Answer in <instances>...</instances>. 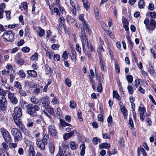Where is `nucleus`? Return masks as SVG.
<instances>
[{
    "instance_id": "nucleus-1",
    "label": "nucleus",
    "mask_w": 156,
    "mask_h": 156,
    "mask_svg": "<svg viewBox=\"0 0 156 156\" xmlns=\"http://www.w3.org/2000/svg\"><path fill=\"white\" fill-rule=\"evenodd\" d=\"M22 114L21 109L18 107L14 108V113L12 114L13 119L18 127H23V124L20 118Z\"/></svg>"
},
{
    "instance_id": "nucleus-2",
    "label": "nucleus",
    "mask_w": 156,
    "mask_h": 156,
    "mask_svg": "<svg viewBox=\"0 0 156 156\" xmlns=\"http://www.w3.org/2000/svg\"><path fill=\"white\" fill-rule=\"evenodd\" d=\"M26 107L28 113L33 117L36 116L37 115V112L40 110V107L38 105H33L31 104L27 105Z\"/></svg>"
},
{
    "instance_id": "nucleus-3",
    "label": "nucleus",
    "mask_w": 156,
    "mask_h": 156,
    "mask_svg": "<svg viewBox=\"0 0 156 156\" xmlns=\"http://www.w3.org/2000/svg\"><path fill=\"white\" fill-rule=\"evenodd\" d=\"M81 33L80 34V36L81 39V41L82 45L83 50V51L85 52L86 51V48L85 47V44L84 41L86 42V43H87L88 41V40L86 37V35L84 30L86 29L84 27H81Z\"/></svg>"
},
{
    "instance_id": "nucleus-4",
    "label": "nucleus",
    "mask_w": 156,
    "mask_h": 156,
    "mask_svg": "<svg viewBox=\"0 0 156 156\" xmlns=\"http://www.w3.org/2000/svg\"><path fill=\"white\" fill-rule=\"evenodd\" d=\"M2 36L4 39L9 42H12L14 39V34L11 30L4 32Z\"/></svg>"
},
{
    "instance_id": "nucleus-5",
    "label": "nucleus",
    "mask_w": 156,
    "mask_h": 156,
    "mask_svg": "<svg viewBox=\"0 0 156 156\" xmlns=\"http://www.w3.org/2000/svg\"><path fill=\"white\" fill-rule=\"evenodd\" d=\"M1 132L5 140L8 143H10L11 141L10 135L8 131L4 128L1 129Z\"/></svg>"
},
{
    "instance_id": "nucleus-6",
    "label": "nucleus",
    "mask_w": 156,
    "mask_h": 156,
    "mask_svg": "<svg viewBox=\"0 0 156 156\" xmlns=\"http://www.w3.org/2000/svg\"><path fill=\"white\" fill-rule=\"evenodd\" d=\"M12 134L14 136L15 142L21 139V133L16 128H13L11 130Z\"/></svg>"
},
{
    "instance_id": "nucleus-7",
    "label": "nucleus",
    "mask_w": 156,
    "mask_h": 156,
    "mask_svg": "<svg viewBox=\"0 0 156 156\" xmlns=\"http://www.w3.org/2000/svg\"><path fill=\"white\" fill-rule=\"evenodd\" d=\"M156 27V22L155 20L153 19H151L150 22L146 26V28L148 30V32L151 33V31L154 30Z\"/></svg>"
},
{
    "instance_id": "nucleus-8",
    "label": "nucleus",
    "mask_w": 156,
    "mask_h": 156,
    "mask_svg": "<svg viewBox=\"0 0 156 156\" xmlns=\"http://www.w3.org/2000/svg\"><path fill=\"white\" fill-rule=\"evenodd\" d=\"M84 15L82 14L80 15L79 16V19L82 22L83 26L82 27H84L86 29V31L90 34L91 32V30L88 27L87 23L86 22V20L83 18Z\"/></svg>"
},
{
    "instance_id": "nucleus-9",
    "label": "nucleus",
    "mask_w": 156,
    "mask_h": 156,
    "mask_svg": "<svg viewBox=\"0 0 156 156\" xmlns=\"http://www.w3.org/2000/svg\"><path fill=\"white\" fill-rule=\"evenodd\" d=\"M145 111V108L144 105L140 104L139 107V112L140 115V119L141 120L143 121L144 119L145 116L144 114Z\"/></svg>"
},
{
    "instance_id": "nucleus-10",
    "label": "nucleus",
    "mask_w": 156,
    "mask_h": 156,
    "mask_svg": "<svg viewBox=\"0 0 156 156\" xmlns=\"http://www.w3.org/2000/svg\"><path fill=\"white\" fill-rule=\"evenodd\" d=\"M7 103L5 97L0 95V110H4L5 109Z\"/></svg>"
},
{
    "instance_id": "nucleus-11",
    "label": "nucleus",
    "mask_w": 156,
    "mask_h": 156,
    "mask_svg": "<svg viewBox=\"0 0 156 156\" xmlns=\"http://www.w3.org/2000/svg\"><path fill=\"white\" fill-rule=\"evenodd\" d=\"M74 133H76V135H78L79 133L76 130H74L70 133H65L63 136V139L65 140H67L71 137Z\"/></svg>"
},
{
    "instance_id": "nucleus-12",
    "label": "nucleus",
    "mask_w": 156,
    "mask_h": 156,
    "mask_svg": "<svg viewBox=\"0 0 156 156\" xmlns=\"http://www.w3.org/2000/svg\"><path fill=\"white\" fill-rule=\"evenodd\" d=\"M40 100L42 102L43 106L44 107L48 106L50 103L48 99L46 97L41 98Z\"/></svg>"
},
{
    "instance_id": "nucleus-13",
    "label": "nucleus",
    "mask_w": 156,
    "mask_h": 156,
    "mask_svg": "<svg viewBox=\"0 0 156 156\" xmlns=\"http://www.w3.org/2000/svg\"><path fill=\"white\" fill-rule=\"evenodd\" d=\"M36 144L40 149L41 150H44V149L46 144L42 140L37 141L36 142Z\"/></svg>"
},
{
    "instance_id": "nucleus-14",
    "label": "nucleus",
    "mask_w": 156,
    "mask_h": 156,
    "mask_svg": "<svg viewBox=\"0 0 156 156\" xmlns=\"http://www.w3.org/2000/svg\"><path fill=\"white\" fill-rule=\"evenodd\" d=\"M42 140L46 145L47 144L48 145L50 144L51 143V142L50 139L48 135L47 134H45L44 136H43V139Z\"/></svg>"
},
{
    "instance_id": "nucleus-15",
    "label": "nucleus",
    "mask_w": 156,
    "mask_h": 156,
    "mask_svg": "<svg viewBox=\"0 0 156 156\" xmlns=\"http://www.w3.org/2000/svg\"><path fill=\"white\" fill-rule=\"evenodd\" d=\"M110 144L108 143H103L100 144L98 146L99 148L100 149H102L103 148L109 149L110 148Z\"/></svg>"
},
{
    "instance_id": "nucleus-16",
    "label": "nucleus",
    "mask_w": 156,
    "mask_h": 156,
    "mask_svg": "<svg viewBox=\"0 0 156 156\" xmlns=\"http://www.w3.org/2000/svg\"><path fill=\"white\" fill-rule=\"evenodd\" d=\"M45 50L46 51V57L50 59H51L53 57L55 54L54 52L51 50L46 51V49Z\"/></svg>"
},
{
    "instance_id": "nucleus-17",
    "label": "nucleus",
    "mask_w": 156,
    "mask_h": 156,
    "mask_svg": "<svg viewBox=\"0 0 156 156\" xmlns=\"http://www.w3.org/2000/svg\"><path fill=\"white\" fill-rule=\"evenodd\" d=\"M120 110L121 112H122L124 119H126L127 118V116L128 115L127 109L124 106H123L120 108Z\"/></svg>"
},
{
    "instance_id": "nucleus-18",
    "label": "nucleus",
    "mask_w": 156,
    "mask_h": 156,
    "mask_svg": "<svg viewBox=\"0 0 156 156\" xmlns=\"http://www.w3.org/2000/svg\"><path fill=\"white\" fill-rule=\"evenodd\" d=\"M27 73L29 76L34 78H35L37 76V72L34 70H29L27 71Z\"/></svg>"
},
{
    "instance_id": "nucleus-19",
    "label": "nucleus",
    "mask_w": 156,
    "mask_h": 156,
    "mask_svg": "<svg viewBox=\"0 0 156 156\" xmlns=\"http://www.w3.org/2000/svg\"><path fill=\"white\" fill-rule=\"evenodd\" d=\"M28 152L30 156H34L35 153L32 146H30L28 150Z\"/></svg>"
},
{
    "instance_id": "nucleus-20",
    "label": "nucleus",
    "mask_w": 156,
    "mask_h": 156,
    "mask_svg": "<svg viewBox=\"0 0 156 156\" xmlns=\"http://www.w3.org/2000/svg\"><path fill=\"white\" fill-rule=\"evenodd\" d=\"M48 130L50 134L52 136H55L57 133L56 130L54 127H49Z\"/></svg>"
},
{
    "instance_id": "nucleus-21",
    "label": "nucleus",
    "mask_w": 156,
    "mask_h": 156,
    "mask_svg": "<svg viewBox=\"0 0 156 156\" xmlns=\"http://www.w3.org/2000/svg\"><path fill=\"white\" fill-rule=\"evenodd\" d=\"M137 151L140 153L141 152L143 156H146L147 154L143 148L142 146H140L139 147H138Z\"/></svg>"
},
{
    "instance_id": "nucleus-22",
    "label": "nucleus",
    "mask_w": 156,
    "mask_h": 156,
    "mask_svg": "<svg viewBox=\"0 0 156 156\" xmlns=\"http://www.w3.org/2000/svg\"><path fill=\"white\" fill-rule=\"evenodd\" d=\"M81 150L80 152V155L83 156L85 153V146L84 144H83L80 146Z\"/></svg>"
},
{
    "instance_id": "nucleus-23",
    "label": "nucleus",
    "mask_w": 156,
    "mask_h": 156,
    "mask_svg": "<svg viewBox=\"0 0 156 156\" xmlns=\"http://www.w3.org/2000/svg\"><path fill=\"white\" fill-rule=\"evenodd\" d=\"M145 6V3L144 0H140L138 2V7L140 9H143Z\"/></svg>"
},
{
    "instance_id": "nucleus-24",
    "label": "nucleus",
    "mask_w": 156,
    "mask_h": 156,
    "mask_svg": "<svg viewBox=\"0 0 156 156\" xmlns=\"http://www.w3.org/2000/svg\"><path fill=\"white\" fill-rule=\"evenodd\" d=\"M83 2V4L85 8L87 10L90 5V3L88 2V0H82Z\"/></svg>"
},
{
    "instance_id": "nucleus-25",
    "label": "nucleus",
    "mask_w": 156,
    "mask_h": 156,
    "mask_svg": "<svg viewBox=\"0 0 156 156\" xmlns=\"http://www.w3.org/2000/svg\"><path fill=\"white\" fill-rule=\"evenodd\" d=\"M87 48L89 49L90 51L91 52H94L95 51V49L94 48V47L93 46V45L91 43H88V41L87 43Z\"/></svg>"
},
{
    "instance_id": "nucleus-26",
    "label": "nucleus",
    "mask_w": 156,
    "mask_h": 156,
    "mask_svg": "<svg viewBox=\"0 0 156 156\" xmlns=\"http://www.w3.org/2000/svg\"><path fill=\"white\" fill-rule=\"evenodd\" d=\"M38 54L37 53H35L33 55H32L30 58V60L32 61H35L37 60Z\"/></svg>"
},
{
    "instance_id": "nucleus-27",
    "label": "nucleus",
    "mask_w": 156,
    "mask_h": 156,
    "mask_svg": "<svg viewBox=\"0 0 156 156\" xmlns=\"http://www.w3.org/2000/svg\"><path fill=\"white\" fill-rule=\"evenodd\" d=\"M49 149L50 152L51 153H54L55 151V146L53 144L51 143L48 144Z\"/></svg>"
},
{
    "instance_id": "nucleus-28",
    "label": "nucleus",
    "mask_w": 156,
    "mask_h": 156,
    "mask_svg": "<svg viewBox=\"0 0 156 156\" xmlns=\"http://www.w3.org/2000/svg\"><path fill=\"white\" fill-rule=\"evenodd\" d=\"M14 84L15 87L18 89L20 90L22 88V85L20 82L18 81H16L14 82Z\"/></svg>"
},
{
    "instance_id": "nucleus-29",
    "label": "nucleus",
    "mask_w": 156,
    "mask_h": 156,
    "mask_svg": "<svg viewBox=\"0 0 156 156\" xmlns=\"http://www.w3.org/2000/svg\"><path fill=\"white\" fill-rule=\"evenodd\" d=\"M60 123L61 126L62 127H66V126H70V124L67 123L65 121L62 119H60Z\"/></svg>"
},
{
    "instance_id": "nucleus-30",
    "label": "nucleus",
    "mask_w": 156,
    "mask_h": 156,
    "mask_svg": "<svg viewBox=\"0 0 156 156\" xmlns=\"http://www.w3.org/2000/svg\"><path fill=\"white\" fill-rule=\"evenodd\" d=\"M69 147L66 146V149L64 151V153L65 154L64 155L65 156H71V153L69 151Z\"/></svg>"
},
{
    "instance_id": "nucleus-31",
    "label": "nucleus",
    "mask_w": 156,
    "mask_h": 156,
    "mask_svg": "<svg viewBox=\"0 0 156 156\" xmlns=\"http://www.w3.org/2000/svg\"><path fill=\"white\" fill-rule=\"evenodd\" d=\"M30 101L32 103L35 105H36L39 102L38 100L34 97L33 96L30 98Z\"/></svg>"
},
{
    "instance_id": "nucleus-32",
    "label": "nucleus",
    "mask_w": 156,
    "mask_h": 156,
    "mask_svg": "<svg viewBox=\"0 0 156 156\" xmlns=\"http://www.w3.org/2000/svg\"><path fill=\"white\" fill-rule=\"evenodd\" d=\"M76 102L74 101H71L70 102L69 106L72 109L76 108Z\"/></svg>"
},
{
    "instance_id": "nucleus-33",
    "label": "nucleus",
    "mask_w": 156,
    "mask_h": 156,
    "mask_svg": "<svg viewBox=\"0 0 156 156\" xmlns=\"http://www.w3.org/2000/svg\"><path fill=\"white\" fill-rule=\"evenodd\" d=\"M70 147L72 150H75L76 148V145L75 143L73 141H71L70 143Z\"/></svg>"
},
{
    "instance_id": "nucleus-34",
    "label": "nucleus",
    "mask_w": 156,
    "mask_h": 156,
    "mask_svg": "<svg viewBox=\"0 0 156 156\" xmlns=\"http://www.w3.org/2000/svg\"><path fill=\"white\" fill-rule=\"evenodd\" d=\"M113 96L115 97L118 101H120L121 98L117 91H113Z\"/></svg>"
},
{
    "instance_id": "nucleus-35",
    "label": "nucleus",
    "mask_w": 156,
    "mask_h": 156,
    "mask_svg": "<svg viewBox=\"0 0 156 156\" xmlns=\"http://www.w3.org/2000/svg\"><path fill=\"white\" fill-rule=\"evenodd\" d=\"M7 153L2 149H0V156H8Z\"/></svg>"
},
{
    "instance_id": "nucleus-36",
    "label": "nucleus",
    "mask_w": 156,
    "mask_h": 156,
    "mask_svg": "<svg viewBox=\"0 0 156 156\" xmlns=\"http://www.w3.org/2000/svg\"><path fill=\"white\" fill-rule=\"evenodd\" d=\"M101 142V140L99 138L97 137H94L93 139V142L94 144H98Z\"/></svg>"
},
{
    "instance_id": "nucleus-37",
    "label": "nucleus",
    "mask_w": 156,
    "mask_h": 156,
    "mask_svg": "<svg viewBox=\"0 0 156 156\" xmlns=\"http://www.w3.org/2000/svg\"><path fill=\"white\" fill-rule=\"evenodd\" d=\"M99 65L100 66V67L102 71H104L105 68H106V66L105 65V63L103 61H101L99 62Z\"/></svg>"
},
{
    "instance_id": "nucleus-38",
    "label": "nucleus",
    "mask_w": 156,
    "mask_h": 156,
    "mask_svg": "<svg viewBox=\"0 0 156 156\" xmlns=\"http://www.w3.org/2000/svg\"><path fill=\"white\" fill-rule=\"evenodd\" d=\"M46 111L51 115H53L54 114V111L53 109L51 107L48 108L47 109Z\"/></svg>"
},
{
    "instance_id": "nucleus-39",
    "label": "nucleus",
    "mask_w": 156,
    "mask_h": 156,
    "mask_svg": "<svg viewBox=\"0 0 156 156\" xmlns=\"http://www.w3.org/2000/svg\"><path fill=\"white\" fill-rule=\"evenodd\" d=\"M97 89L98 91L99 92H101L102 91V88L101 81H99L98 82V84L97 88Z\"/></svg>"
},
{
    "instance_id": "nucleus-40",
    "label": "nucleus",
    "mask_w": 156,
    "mask_h": 156,
    "mask_svg": "<svg viewBox=\"0 0 156 156\" xmlns=\"http://www.w3.org/2000/svg\"><path fill=\"white\" fill-rule=\"evenodd\" d=\"M65 84L68 87H70L71 85L70 80L68 78H67L65 80Z\"/></svg>"
},
{
    "instance_id": "nucleus-41",
    "label": "nucleus",
    "mask_w": 156,
    "mask_h": 156,
    "mask_svg": "<svg viewBox=\"0 0 156 156\" xmlns=\"http://www.w3.org/2000/svg\"><path fill=\"white\" fill-rule=\"evenodd\" d=\"M126 77L129 83H131L133 81V77L131 75L126 76Z\"/></svg>"
},
{
    "instance_id": "nucleus-42",
    "label": "nucleus",
    "mask_w": 156,
    "mask_h": 156,
    "mask_svg": "<svg viewBox=\"0 0 156 156\" xmlns=\"http://www.w3.org/2000/svg\"><path fill=\"white\" fill-rule=\"evenodd\" d=\"M65 19L63 18V17L62 16L60 17L59 18V25L60 26L61 25L62 26V25H63L64 23L65 22Z\"/></svg>"
},
{
    "instance_id": "nucleus-43",
    "label": "nucleus",
    "mask_w": 156,
    "mask_h": 156,
    "mask_svg": "<svg viewBox=\"0 0 156 156\" xmlns=\"http://www.w3.org/2000/svg\"><path fill=\"white\" fill-rule=\"evenodd\" d=\"M6 92H7V93H8V98L10 100L13 97H14V94L13 93H11L9 90H6Z\"/></svg>"
},
{
    "instance_id": "nucleus-44",
    "label": "nucleus",
    "mask_w": 156,
    "mask_h": 156,
    "mask_svg": "<svg viewBox=\"0 0 156 156\" xmlns=\"http://www.w3.org/2000/svg\"><path fill=\"white\" fill-rule=\"evenodd\" d=\"M128 90V93L129 94H132L133 92V87L131 86H128L127 87Z\"/></svg>"
},
{
    "instance_id": "nucleus-45",
    "label": "nucleus",
    "mask_w": 156,
    "mask_h": 156,
    "mask_svg": "<svg viewBox=\"0 0 156 156\" xmlns=\"http://www.w3.org/2000/svg\"><path fill=\"white\" fill-rule=\"evenodd\" d=\"M53 58L54 61H58L60 59V55L58 54H54Z\"/></svg>"
},
{
    "instance_id": "nucleus-46",
    "label": "nucleus",
    "mask_w": 156,
    "mask_h": 156,
    "mask_svg": "<svg viewBox=\"0 0 156 156\" xmlns=\"http://www.w3.org/2000/svg\"><path fill=\"white\" fill-rule=\"evenodd\" d=\"M2 145L3 148H1L0 149H2L4 151H6L8 150L9 147L7 144L5 142H3L2 144Z\"/></svg>"
},
{
    "instance_id": "nucleus-47",
    "label": "nucleus",
    "mask_w": 156,
    "mask_h": 156,
    "mask_svg": "<svg viewBox=\"0 0 156 156\" xmlns=\"http://www.w3.org/2000/svg\"><path fill=\"white\" fill-rule=\"evenodd\" d=\"M6 93H7V92H6V90H5L0 87V95L1 96H3V97H5Z\"/></svg>"
},
{
    "instance_id": "nucleus-48",
    "label": "nucleus",
    "mask_w": 156,
    "mask_h": 156,
    "mask_svg": "<svg viewBox=\"0 0 156 156\" xmlns=\"http://www.w3.org/2000/svg\"><path fill=\"white\" fill-rule=\"evenodd\" d=\"M107 121L108 123V126H112V125L111 124V122L112 121V118L111 115H110L107 118Z\"/></svg>"
},
{
    "instance_id": "nucleus-49",
    "label": "nucleus",
    "mask_w": 156,
    "mask_h": 156,
    "mask_svg": "<svg viewBox=\"0 0 156 156\" xmlns=\"http://www.w3.org/2000/svg\"><path fill=\"white\" fill-rule=\"evenodd\" d=\"M7 81V80L5 78H2L0 84L2 86H5Z\"/></svg>"
},
{
    "instance_id": "nucleus-50",
    "label": "nucleus",
    "mask_w": 156,
    "mask_h": 156,
    "mask_svg": "<svg viewBox=\"0 0 156 156\" xmlns=\"http://www.w3.org/2000/svg\"><path fill=\"white\" fill-rule=\"evenodd\" d=\"M30 50V48L27 47H23L22 49V51L24 52H28Z\"/></svg>"
},
{
    "instance_id": "nucleus-51",
    "label": "nucleus",
    "mask_w": 156,
    "mask_h": 156,
    "mask_svg": "<svg viewBox=\"0 0 156 156\" xmlns=\"http://www.w3.org/2000/svg\"><path fill=\"white\" fill-rule=\"evenodd\" d=\"M141 80L140 79L135 80L134 81L135 84L134 86L136 87H137L140 84V81Z\"/></svg>"
},
{
    "instance_id": "nucleus-52",
    "label": "nucleus",
    "mask_w": 156,
    "mask_h": 156,
    "mask_svg": "<svg viewBox=\"0 0 156 156\" xmlns=\"http://www.w3.org/2000/svg\"><path fill=\"white\" fill-rule=\"evenodd\" d=\"M129 99L130 101V102L131 103V105L132 106V107L133 108V105L134 107V108H135V105L134 103H133V102L134 101V98L132 96H130L129 98Z\"/></svg>"
},
{
    "instance_id": "nucleus-53",
    "label": "nucleus",
    "mask_w": 156,
    "mask_h": 156,
    "mask_svg": "<svg viewBox=\"0 0 156 156\" xmlns=\"http://www.w3.org/2000/svg\"><path fill=\"white\" fill-rule=\"evenodd\" d=\"M10 101L14 105L16 104L18 101L17 99L15 97H13L10 100Z\"/></svg>"
},
{
    "instance_id": "nucleus-54",
    "label": "nucleus",
    "mask_w": 156,
    "mask_h": 156,
    "mask_svg": "<svg viewBox=\"0 0 156 156\" xmlns=\"http://www.w3.org/2000/svg\"><path fill=\"white\" fill-rule=\"evenodd\" d=\"M19 74L21 78H25L26 76V74L23 70H20L19 72Z\"/></svg>"
},
{
    "instance_id": "nucleus-55",
    "label": "nucleus",
    "mask_w": 156,
    "mask_h": 156,
    "mask_svg": "<svg viewBox=\"0 0 156 156\" xmlns=\"http://www.w3.org/2000/svg\"><path fill=\"white\" fill-rule=\"evenodd\" d=\"M64 155L65 154L64 153V151H62V150H59L56 156H64Z\"/></svg>"
},
{
    "instance_id": "nucleus-56",
    "label": "nucleus",
    "mask_w": 156,
    "mask_h": 156,
    "mask_svg": "<svg viewBox=\"0 0 156 156\" xmlns=\"http://www.w3.org/2000/svg\"><path fill=\"white\" fill-rule=\"evenodd\" d=\"M19 93L22 96H25L27 95L26 92L21 89L19 90Z\"/></svg>"
},
{
    "instance_id": "nucleus-57",
    "label": "nucleus",
    "mask_w": 156,
    "mask_h": 156,
    "mask_svg": "<svg viewBox=\"0 0 156 156\" xmlns=\"http://www.w3.org/2000/svg\"><path fill=\"white\" fill-rule=\"evenodd\" d=\"M115 69L118 73H119L120 72L119 67V66L117 62H115Z\"/></svg>"
},
{
    "instance_id": "nucleus-58",
    "label": "nucleus",
    "mask_w": 156,
    "mask_h": 156,
    "mask_svg": "<svg viewBox=\"0 0 156 156\" xmlns=\"http://www.w3.org/2000/svg\"><path fill=\"white\" fill-rule=\"evenodd\" d=\"M59 47V45L58 44H53L51 45V48L54 50H57L58 48Z\"/></svg>"
},
{
    "instance_id": "nucleus-59",
    "label": "nucleus",
    "mask_w": 156,
    "mask_h": 156,
    "mask_svg": "<svg viewBox=\"0 0 156 156\" xmlns=\"http://www.w3.org/2000/svg\"><path fill=\"white\" fill-rule=\"evenodd\" d=\"M16 62L18 64L23 65L24 62V61L22 59L18 58L16 60Z\"/></svg>"
},
{
    "instance_id": "nucleus-60",
    "label": "nucleus",
    "mask_w": 156,
    "mask_h": 156,
    "mask_svg": "<svg viewBox=\"0 0 156 156\" xmlns=\"http://www.w3.org/2000/svg\"><path fill=\"white\" fill-rule=\"evenodd\" d=\"M55 12L56 13L57 15L60 16V13L59 12L58 9L57 8H55L54 9L53 12Z\"/></svg>"
},
{
    "instance_id": "nucleus-61",
    "label": "nucleus",
    "mask_w": 156,
    "mask_h": 156,
    "mask_svg": "<svg viewBox=\"0 0 156 156\" xmlns=\"http://www.w3.org/2000/svg\"><path fill=\"white\" fill-rule=\"evenodd\" d=\"M76 50L79 52V53H80L81 52V48L80 46L78 44H76Z\"/></svg>"
},
{
    "instance_id": "nucleus-62",
    "label": "nucleus",
    "mask_w": 156,
    "mask_h": 156,
    "mask_svg": "<svg viewBox=\"0 0 156 156\" xmlns=\"http://www.w3.org/2000/svg\"><path fill=\"white\" fill-rule=\"evenodd\" d=\"M101 25L104 30L108 29V26L103 22H101Z\"/></svg>"
},
{
    "instance_id": "nucleus-63",
    "label": "nucleus",
    "mask_w": 156,
    "mask_h": 156,
    "mask_svg": "<svg viewBox=\"0 0 156 156\" xmlns=\"http://www.w3.org/2000/svg\"><path fill=\"white\" fill-rule=\"evenodd\" d=\"M148 8L151 11H152L154 9V4L152 3L149 4L148 7Z\"/></svg>"
},
{
    "instance_id": "nucleus-64",
    "label": "nucleus",
    "mask_w": 156,
    "mask_h": 156,
    "mask_svg": "<svg viewBox=\"0 0 156 156\" xmlns=\"http://www.w3.org/2000/svg\"><path fill=\"white\" fill-rule=\"evenodd\" d=\"M24 41L23 40H21L20 41L17 42V44L18 46H20L24 44Z\"/></svg>"
}]
</instances>
